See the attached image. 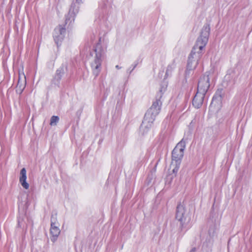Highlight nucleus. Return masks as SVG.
<instances>
[{"label": "nucleus", "mask_w": 252, "mask_h": 252, "mask_svg": "<svg viewBox=\"0 0 252 252\" xmlns=\"http://www.w3.org/2000/svg\"><path fill=\"white\" fill-rule=\"evenodd\" d=\"M210 31V28L208 24H206L203 26L201 35L197 38L189 58L199 63L203 54V50L208 42Z\"/></svg>", "instance_id": "obj_1"}, {"label": "nucleus", "mask_w": 252, "mask_h": 252, "mask_svg": "<svg viewBox=\"0 0 252 252\" xmlns=\"http://www.w3.org/2000/svg\"><path fill=\"white\" fill-rule=\"evenodd\" d=\"M176 219L180 222V226L185 228L189 224L190 218L189 212L187 210L183 204L180 203L176 209Z\"/></svg>", "instance_id": "obj_2"}, {"label": "nucleus", "mask_w": 252, "mask_h": 252, "mask_svg": "<svg viewBox=\"0 0 252 252\" xmlns=\"http://www.w3.org/2000/svg\"><path fill=\"white\" fill-rule=\"evenodd\" d=\"M162 90L159 91V92L158 94L155 101H154L152 106L148 109L145 115L146 118H148L152 121H155L156 116L159 114L160 107L162 105V102L160 100V98L162 97L163 93Z\"/></svg>", "instance_id": "obj_3"}, {"label": "nucleus", "mask_w": 252, "mask_h": 252, "mask_svg": "<svg viewBox=\"0 0 252 252\" xmlns=\"http://www.w3.org/2000/svg\"><path fill=\"white\" fill-rule=\"evenodd\" d=\"M95 56L94 60L91 63L93 73L95 77L99 74L101 69V63L102 61V53L100 49H95Z\"/></svg>", "instance_id": "obj_4"}, {"label": "nucleus", "mask_w": 252, "mask_h": 252, "mask_svg": "<svg viewBox=\"0 0 252 252\" xmlns=\"http://www.w3.org/2000/svg\"><path fill=\"white\" fill-rule=\"evenodd\" d=\"M186 147V142L182 139L174 148L172 152V161L174 162H181L184 156V151Z\"/></svg>", "instance_id": "obj_5"}, {"label": "nucleus", "mask_w": 252, "mask_h": 252, "mask_svg": "<svg viewBox=\"0 0 252 252\" xmlns=\"http://www.w3.org/2000/svg\"><path fill=\"white\" fill-rule=\"evenodd\" d=\"M51 227L50 234L51 235V240L54 242L57 239L60 234L61 230L59 228L60 224L57 220V214H52L51 217Z\"/></svg>", "instance_id": "obj_6"}, {"label": "nucleus", "mask_w": 252, "mask_h": 252, "mask_svg": "<svg viewBox=\"0 0 252 252\" xmlns=\"http://www.w3.org/2000/svg\"><path fill=\"white\" fill-rule=\"evenodd\" d=\"M209 77L208 74H205L200 77L197 86V91L206 94L210 87Z\"/></svg>", "instance_id": "obj_7"}, {"label": "nucleus", "mask_w": 252, "mask_h": 252, "mask_svg": "<svg viewBox=\"0 0 252 252\" xmlns=\"http://www.w3.org/2000/svg\"><path fill=\"white\" fill-rule=\"evenodd\" d=\"M66 30L62 25H59L55 29L53 32V37L58 46L63 39Z\"/></svg>", "instance_id": "obj_8"}, {"label": "nucleus", "mask_w": 252, "mask_h": 252, "mask_svg": "<svg viewBox=\"0 0 252 252\" xmlns=\"http://www.w3.org/2000/svg\"><path fill=\"white\" fill-rule=\"evenodd\" d=\"M79 7L75 3H72L69 10L68 15L65 20V24H67L69 22V24L72 22H74V18L76 14L78 12Z\"/></svg>", "instance_id": "obj_9"}, {"label": "nucleus", "mask_w": 252, "mask_h": 252, "mask_svg": "<svg viewBox=\"0 0 252 252\" xmlns=\"http://www.w3.org/2000/svg\"><path fill=\"white\" fill-rule=\"evenodd\" d=\"M26 85V78L24 73L19 75V79L16 87V92L18 94H21Z\"/></svg>", "instance_id": "obj_10"}, {"label": "nucleus", "mask_w": 252, "mask_h": 252, "mask_svg": "<svg viewBox=\"0 0 252 252\" xmlns=\"http://www.w3.org/2000/svg\"><path fill=\"white\" fill-rule=\"evenodd\" d=\"M153 122L154 121L144 117V120L140 127V132L143 135L146 134L151 127Z\"/></svg>", "instance_id": "obj_11"}, {"label": "nucleus", "mask_w": 252, "mask_h": 252, "mask_svg": "<svg viewBox=\"0 0 252 252\" xmlns=\"http://www.w3.org/2000/svg\"><path fill=\"white\" fill-rule=\"evenodd\" d=\"M205 94H202L199 91L197 93L192 100V105L196 108H200L203 102Z\"/></svg>", "instance_id": "obj_12"}, {"label": "nucleus", "mask_w": 252, "mask_h": 252, "mask_svg": "<svg viewBox=\"0 0 252 252\" xmlns=\"http://www.w3.org/2000/svg\"><path fill=\"white\" fill-rule=\"evenodd\" d=\"M198 63H199L196 62V61H194L193 60H192V59L188 58L187 69L185 71L186 77H187L189 75L190 72L192 71L194 69H195Z\"/></svg>", "instance_id": "obj_13"}, {"label": "nucleus", "mask_w": 252, "mask_h": 252, "mask_svg": "<svg viewBox=\"0 0 252 252\" xmlns=\"http://www.w3.org/2000/svg\"><path fill=\"white\" fill-rule=\"evenodd\" d=\"M26 170L25 168H23L20 171L19 181L22 187L25 189H28L29 187V185L26 182Z\"/></svg>", "instance_id": "obj_14"}, {"label": "nucleus", "mask_w": 252, "mask_h": 252, "mask_svg": "<svg viewBox=\"0 0 252 252\" xmlns=\"http://www.w3.org/2000/svg\"><path fill=\"white\" fill-rule=\"evenodd\" d=\"M64 67L63 66L60 67L56 71V74L55 75L53 81L55 84H58L60 81L62 79V76L64 74Z\"/></svg>", "instance_id": "obj_15"}, {"label": "nucleus", "mask_w": 252, "mask_h": 252, "mask_svg": "<svg viewBox=\"0 0 252 252\" xmlns=\"http://www.w3.org/2000/svg\"><path fill=\"white\" fill-rule=\"evenodd\" d=\"M180 163L181 162L178 163L177 162H174V163H173V161H172L170 168H173L172 170L173 173H176L178 172Z\"/></svg>", "instance_id": "obj_16"}, {"label": "nucleus", "mask_w": 252, "mask_h": 252, "mask_svg": "<svg viewBox=\"0 0 252 252\" xmlns=\"http://www.w3.org/2000/svg\"><path fill=\"white\" fill-rule=\"evenodd\" d=\"M59 121V118L58 116H53L51 118L50 124L51 126H56Z\"/></svg>", "instance_id": "obj_17"}, {"label": "nucleus", "mask_w": 252, "mask_h": 252, "mask_svg": "<svg viewBox=\"0 0 252 252\" xmlns=\"http://www.w3.org/2000/svg\"><path fill=\"white\" fill-rule=\"evenodd\" d=\"M216 99H217V97H216V96H214L213 97L212 101V102H211V105H210V106H211V107H212V106H213V103L216 101Z\"/></svg>", "instance_id": "obj_18"}, {"label": "nucleus", "mask_w": 252, "mask_h": 252, "mask_svg": "<svg viewBox=\"0 0 252 252\" xmlns=\"http://www.w3.org/2000/svg\"><path fill=\"white\" fill-rule=\"evenodd\" d=\"M137 64V63H135L134 65H133V66L132 69L129 71V73H130L132 72V70H133V69H134L136 67Z\"/></svg>", "instance_id": "obj_19"}, {"label": "nucleus", "mask_w": 252, "mask_h": 252, "mask_svg": "<svg viewBox=\"0 0 252 252\" xmlns=\"http://www.w3.org/2000/svg\"><path fill=\"white\" fill-rule=\"evenodd\" d=\"M197 250H196V248L195 247H194L192 249V250L190 251V252H194L195 251H196Z\"/></svg>", "instance_id": "obj_20"}, {"label": "nucleus", "mask_w": 252, "mask_h": 252, "mask_svg": "<svg viewBox=\"0 0 252 252\" xmlns=\"http://www.w3.org/2000/svg\"><path fill=\"white\" fill-rule=\"evenodd\" d=\"M76 0V2L78 4L82 2V0Z\"/></svg>", "instance_id": "obj_21"}, {"label": "nucleus", "mask_w": 252, "mask_h": 252, "mask_svg": "<svg viewBox=\"0 0 252 252\" xmlns=\"http://www.w3.org/2000/svg\"><path fill=\"white\" fill-rule=\"evenodd\" d=\"M170 68H171V67L170 66H168L166 70V73L169 71Z\"/></svg>", "instance_id": "obj_22"}, {"label": "nucleus", "mask_w": 252, "mask_h": 252, "mask_svg": "<svg viewBox=\"0 0 252 252\" xmlns=\"http://www.w3.org/2000/svg\"><path fill=\"white\" fill-rule=\"evenodd\" d=\"M115 67L118 69H119L121 68V67L119 66L118 65H116Z\"/></svg>", "instance_id": "obj_23"}, {"label": "nucleus", "mask_w": 252, "mask_h": 252, "mask_svg": "<svg viewBox=\"0 0 252 252\" xmlns=\"http://www.w3.org/2000/svg\"><path fill=\"white\" fill-rule=\"evenodd\" d=\"M204 246H205V243L203 244V247H204Z\"/></svg>", "instance_id": "obj_24"}]
</instances>
